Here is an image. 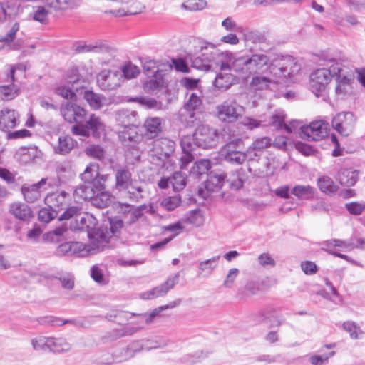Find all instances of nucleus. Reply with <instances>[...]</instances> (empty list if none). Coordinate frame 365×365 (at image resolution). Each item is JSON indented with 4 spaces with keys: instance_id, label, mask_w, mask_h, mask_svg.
Masks as SVG:
<instances>
[{
    "instance_id": "7",
    "label": "nucleus",
    "mask_w": 365,
    "mask_h": 365,
    "mask_svg": "<svg viewBox=\"0 0 365 365\" xmlns=\"http://www.w3.org/2000/svg\"><path fill=\"white\" fill-rule=\"evenodd\" d=\"M105 124L100 116L89 114L82 123L76 124L71 128V132L75 135L88 138L91 133L93 136L98 135L104 130Z\"/></svg>"
},
{
    "instance_id": "14",
    "label": "nucleus",
    "mask_w": 365,
    "mask_h": 365,
    "mask_svg": "<svg viewBox=\"0 0 365 365\" xmlns=\"http://www.w3.org/2000/svg\"><path fill=\"white\" fill-rule=\"evenodd\" d=\"M60 112L64 120L70 123H82L88 115L87 111L83 107L71 101L62 103Z\"/></svg>"
},
{
    "instance_id": "18",
    "label": "nucleus",
    "mask_w": 365,
    "mask_h": 365,
    "mask_svg": "<svg viewBox=\"0 0 365 365\" xmlns=\"http://www.w3.org/2000/svg\"><path fill=\"white\" fill-rule=\"evenodd\" d=\"M89 76V73L83 67H72L68 70L66 75V83L73 86L78 91L84 87Z\"/></svg>"
},
{
    "instance_id": "25",
    "label": "nucleus",
    "mask_w": 365,
    "mask_h": 365,
    "mask_svg": "<svg viewBox=\"0 0 365 365\" xmlns=\"http://www.w3.org/2000/svg\"><path fill=\"white\" fill-rule=\"evenodd\" d=\"M9 212L16 219L21 221L29 220L33 217L31 207L25 203L14 202L9 206Z\"/></svg>"
},
{
    "instance_id": "15",
    "label": "nucleus",
    "mask_w": 365,
    "mask_h": 365,
    "mask_svg": "<svg viewBox=\"0 0 365 365\" xmlns=\"http://www.w3.org/2000/svg\"><path fill=\"white\" fill-rule=\"evenodd\" d=\"M356 118L351 112L337 114L332 120L333 128L341 135L349 136L354 130Z\"/></svg>"
},
{
    "instance_id": "34",
    "label": "nucleus",
    "mask_w": 365,
    "mask_h": 365,
    "mask_svg": "<svg viewBox=\"0 0 365 365\" xmlns=\"http://www.w3.org/2000/svg\"><path fill=\"white\" fill-rule=\"evenodd\" d=\"M46 5L55 11L73 9L80 5L79 0H43Z\"/></svg>"
},
{
    "instance_id": "13",
    "label": "nucleus",
    "mask_w": 365,
    "mask_h": 365,
    "mask_svg": "<svg viewBox=\"0 0 365 365\" xmlns=\"http://www.w3.org/2000/svg\"><path fill=\"white\" fill-rule=\"evenodd\" d=\"M96 78L98 87L103 91L116 89L123 82V76L119 70L104 69Z\"/></svg>"
},
{
    "instance_id": "12",
    "label": "nucleus",
    "mask_w": 365,
    "mask_h": 365,
    "mask_svg": "<svg viewBox=\"0 0 365 365\" xmlns=\"http://www.w3.org/2000/svg\"><path fill=\"white\" fill-rule=\"evenodd\" d=\"M329 123L324 120H316L309 125L300 127V137L308 141H318L327 136Z\"/></svg>"
},
{
    "instance_id": "55",
    "label": "nucleus",
    "mask_w": 365,
    "mask_h": 365,
    "mask_svg": "<svg viewBox=\"0 0 365 365\" xmlns=\"http://www.w3.org/2000/svg\"><path fill=\"white\" fill-rule=\"evenodd\" d=\"M36 153V150L34 148H26L22 147L18 150L16 155L19 157L20 161L24 163H27L35 157Z\"/></svg>"
},
{
    "instance_id": "61",
    "label": "nucleus",
    "mask_w": 365,
    "mask_h": 365,
    "mask_svg": "<svg viewBox=\"0 0 365 365\" xmlns=\"http://www.w3.org/2000/svg\"><path fill=\"white\" fill-rule=\"evenodd\" d=\"M264 35L257 31H248L245 34V41L246 42H251L252 43H262L265 41Z\"/></svg>"
},
{
    "instance_id": "26",
    "label": "nucleus",
    "mask_w": 365,
    "mask_h": 365,
    "mask_svg": "<svg viewBox=\"0 0 365 365\" xmlns=\"http://www.w3.org/2000/svg\"><path fill=\"white\" fill-rule=\"evenodd\" d=\"M119 138L124 144L127 143H138L143 136L138 133V128L135 124L125 127L122 130H118Z\"/></svg>"
},
{
    "instance_id": "42",
    "label": "nucleus",
    "mask_w": 365,
    "mask_h": 365,
    "mask_svg": "<svg viewBox=\"0 0 365 365\" xmlns=\"http://www.w3.org/2000/svg\"><path fill=\"white\" fill-rule=\"evenodd\" d=\"M123 190L127 191L128 197L133 201L138 202L143 197L144 189L135 180L130 182L129 187H126Z\"/></svg>"
},
{
    "instance_id": "9",
    "label": "nucleus",
    "mask_w": 365,
    "mask_h": 365,
    "mask_svg": "<svg viewBox=\"0 0 365 365\" xmlns=\"http://www.w3.org/2000/svg\"><path fill=\"white\" fill-rule=\"evenodd\" d=\"M181 302L180 299H177L170 302L168 304L161 306L158 308L153 310L149 314H135L134 313H129L127 312H118L115 314V317L119 318H125V319H128L131 317L136 316L137 321L136 323L138 324V328L132 327L131 331L128 333V334H132L135 332L138 329H141L143 327L145 324L151 323L155 317L158 316L162 311L165 310L167 309H172L179 305Z\"/></svg>"
},
{
    "instance_id": "51",
    "label": "nucleus",
    "mask_w": 365,
    "mask_h": 365,
    "mask_svg": "<svg viewBox=\"0 0 365 365\" xmlns=\"http://www.w3.org/2000/svg\"><path fill=\"white\" fill-rule=\"evenodd\" d=\"M343 328L349 333L351 339H362L364 333L354 322L350 321L345 322L343 324Z\"/></svg>"
},
{
    "instance_id": "11",
    "label": "nucleus",
    "mask_w": 365,
    "mask_h": 365,
    "mask_svg": "<svg viewBox=\"0 0 365 365\" xmlns=\"http://www.w3.org/2000/svg\"><path fill=\"white\" fill-rule=\"evenodd\" d=\"M194 139L197 146L204 149L212 148L218 143V133L206 125H201L194 133Z\"/></svg>"
},
{
    "instance_id": "47",
    "label": "nucleus",
    "mask_w": 365,
    "mask_h": 365,
    "mask_svg": "<svg viewBox=\"0 0 365 365\" xmlns=\"http://www.w3.org/2000/svg\"><path fill=\"white\" fill-rule=\"evenodd\" d=\"M49 11L43 6H36L33 8L30 16L36 21L45 24L48 20Z\"/></svg>"
},
{
    "instance_id": "60",
    "label": "nucleus",
    "mask_w": 365,
    "mask_h": 365,
    "mask_svg": "<svg viewBox=\"0 0 365 365\" xmlns=\"http://www.w3.org/2000/svg\"><path fill=\"white\" fill-rule=\"evenodd\" d=\"M207 5L204 0H188L182 4V8L190 11H195L203 9Z\"/></svg>"
},
{
    "instance_id": "63",
    "label": "nucleus",
    "mask_w": 365,
    "mask_h": 365,
    "mask_svg": "<svg viewBox=\"0 0 365 365\" xmlns=\"http://www.w3.org/2000/svg\"><path fill=\"white\" fill-rule=\"evenodd\" d=\"M239 274V269L235 267L230 269L223 281V286L226 288H231L234 285Z\"/></svg>"
},
{
    "instance_id": "43",
    "label": "nucleus",
    "mask_w": 365,
    "mask_h": 365,
    "mask_svg": "<svg viewBox=\"0 0 365 365\" xmlns=\"http://www.w3.org/2000/svg\"><path fill=\"white\" fill-rule=\"evenodd\" d=\"M245 178L244 170L237 169L230 175L227 182L231 188L237 190L243 186Z\"/></svg>"
},
{
    "instance_id": "32",
    "label": "nucleus",
    "mask_w": 365,
    "mask_h": 365,
    "mask_svg": "<svg viewBox=\"0 0 365 365\" xmlns=\"http://www.w3.org/2000/svg\"><path fill=\"white\" fill-rule=\"evenodd\" d=\"M358 179V172L353 169H341L336 176V180L341 185L346 187L354 185Z\"/></svg>"
},
{
    "instance_id": "45",
    "label": "nucleus",
    "mask_w": 365,
    "mask_h": 365,
    "mask_svg": "<svg viewBox=\"0 0 365 365\" xmlns=\"http://www.w3.org/2000/svg\"><path fill=\"white\" fill-rule=\"evenodd\" d=\"M99 166L96 163H90L84 172L81 174V179L83 182L89 184L99 175Z\"/></svg>"
},
{
    "instance_id": "54",
    "label": "nucleus",
    "mask_w": 365,
    "mask_h": 365,
    "mask_svg": "<svg viewBox=\"0 0 365 365\" xmlns=\"http://www.w3.org/2000/svg\"><path fill=\"white\" fill-rule=\"evenodd\" d=\"M91 277L98 284L104 285L108 283V279L105 275L103 270L98 265H93L91 268Z\"/></svg>"
},
{
    "instance_id": "6",
    "label": "nucleus",
    "mask_w": 365,
    "mask_h": 365,
    "mask_svg": "<svg viewBox=\"0 0 365 365\" xmlns=\"http://www.w3.org/2000/svg\"><path fill=\"white\" fill-rule=\"evenodd\" d=\"M243 146V140L235 138L229 140L222 147L220 154L225 161L232 164L241 165L250 157L247 150L246 152L240 150Z\"/></svg>"
},
{
    "instance_id": "30",
    "label": "nucleus",
    "mask_w": 365,
    "mask_h": 365,
    "mask_svg": "<svg viewBox=\"0 0 365 365\" xmlns=\"http://www.w3.org/2000/svg\"><path fill=\"white\" fill-rule=\"evenodd\" d=\"M145 130V135L153 138L162 131V119L158 117L148 118L143 124Z\"/></svg>"
},
{
    "instance_id": "36",
    "label": "nucleus",
    "mask_w": 365,
    "mask_h": 365,
    "mask_svg": "<svg viewBox=\"0 0 365 365\" xmlns=\"http://www.w3.org/2000/svg\"><path fill=\"white\" fill-rule=\"evenodd\" d=\"M96 191L91 185H81L78 186L73 191V197L76 201L91 200Z\"/></svg>"
},
{
    "instance_id": "50",
    "label": "nucleus",
    "mask_w": 365,
    "mask_h": 365,
    "mask_svg": "<svg viewBox=\"0 0 365 365\" xmlns=\"http://www.w3.org/2000/svg\"><path fill=\"white\" fill-rule=\"evenodd\" d=\"M325 245L327 248H331L332 247H338L339 250L344 252L350 251L355 247L354 243L351 241H344L336 239L327 240L325 242Z\"/></svg>"
},
{
    "instance_id": "40",
    "label": "nucleus",
    "mask_w": 365,
    "mask_h": 365,
    "mask_svg": "<svg viewBox=\"0 0 365 365\" xmlns=\"http://www.w3.org/2000/svg\"><path fill=\"white\" fill-rule=\"evenodd\" d=\"M179 273L169 277L163 284L154 287L158 297L165 296L178 282Z\"/></svg>"
},
{
    "instance_id": "53",
    "label": "nucleus",
    "mask_w": 365,
    "mask_h": 365,
    "mask_svg": "<svg viewBox=\"0 0 365 365\" xmlns=\"http://www.w3.org/2000/svg\"><path fill=\"white\" fill-rule=\"evenodd\" d=\"M185 221L196 227H199L203 225L204 217L200 210H192L186 214Z\"/></svg>"
},
{
    "instance_id": "48",
    "label": "nucleus",
    "mask_w": 365,
    "mask_h": 365,
    "mask_svg": "<svg viewBox=\"0 0 365 365\" xmlns=\"http://www.w3.org/2000/svg\"><path fill=\"white\" fill-rule=\"evenodd\" d=\"M78 217L81 224L78 227L79 230H86L88 232L93 230L97 224L96 218L89 213H83Z\"/></svg>"
},
{
    "instance_id": "17",
    "label": "nucleus",
    "mask_w": 365,
    "mask_h": 365,
    "mask_svg": "<svg viewBox=\"0 0 365 365\" xmlns=\"http://www.w3.org/2000/svg\"><path fill=\"white\" fill-rule=\"evenodd\" d=\"M225 178L224 174H210L207 180L199 187V196L203 199L208 198L211 192L222 187Z\"/></svg>"
},
{
    "instance_id": "31",
    "label": "nucleus",
    "mask_w": 365,
    "mask_h": 365,
    "mask_svg": "<svg viewBox=\"0 0 365 365\" xmlns=\"http://www.w3.org/2000/svg\"><path fill=\"white\" fill-rule=\"evenodd\" d=\"M316 190L309 185H297L291 190V193L300 200H311L314 198Z\"/></svg>"
},
{
    "instance_id": "33",
    "label": "nucleus",
    "mask_w": 365,
    "mask_h": 365,
    "mask_svg": "<svg viewBox=\"0 0 365 365\" xmlns=\"http://www.w3.org/2000/svg\"><path fill=\"white\" fill-rule=\"evenodd\" d=\"M227 71H229L227 69ZM226 70L221 71L220 73H217L214 81V85L216 88L227 90L232 84L235 83L236 78L230 73L225 72Z\"/></svg>"
},
{
    "instance_id": "20",
    "label": "nucleus",
    "mask_w": 365,
    "mask_h": 365,
    "mask_svg": "<svg viewBox=\"0 0 365 365\" xmlns=\"http://www.w3.org/2000/svg\"><path fill=\"white\" fill-rule=\"evenodd\" d=\"M300 65L296 62L293 57L287 56L282 59L277 65H275L274 69L279 71V73L275 71V74L287 77L294 76L300 70Z\"/></svg>"
},
{
    "instance_id": "44",
    "label": "nucleus",
    "mask_w": 365,
    "mask_h": 365,
    "mask_svg": "<svg viewBox=\"0 0 365 365\" xmlns=\"http://www.w3.org/2000/svg\"><path fill=\"white\" fill-rule=\"evenodd\" d=\"M19 94V88L14 84L0 85V97L4 101H10Z\"/></svg>"
},
{
    "instance_id": "5",
    "label": "nucleus",
    "mask_w": 365,
    "mask_h": 365,
    "mask_svg": "<svg viewBox=\"0 0 365 365\" xmlns=\"http://www.w3.org/2000/svg\"><path fill=\"white\" fill-rule=\"evenodd\" d=\"M201 55L204 59L209 61L208 64L212 71L218 68L220 71L232 70L231 61L237 58L228 52H221L211 43L202 47Z\"/></svg>"
},
{
    "instance_id": "35",
    "label": "nucleus",
    "mask_w": 365,
    "mask_h": 365,
    "mask_svg": "<svg viewBox=\"0 0 365 365\" xmlns=\"http://www.w3.org/2000/svg\"><path fill=\"white\" fill-rule=\"evenodd\" d=\"M155 72V75L150 76L151 78L144 83L143 88L146 93H153L159 90L163 85L162 73L159 70H156Z\"/></svg>"
},
{
    "instance_id": "10",
    "label": "nucleus",
    "mask_w": 365,
    "mask_h": 365,
    "mask_svg": "<svg viewBox=\"0 0 365 365\" xmlns=\"http://www.w3.org/2000/svg\"><path fill=\"white\" fill-rule=\"evenodd\" d=\"M53 187V182L48 178H43L36 183L24 184L21 188L24 200L29 203H34L41 199V194Z\"/></svg>"
},
{
    "instance_id": "56",
    "label": "nucleus",
    "mask_w": 365,
    "mask_h": 365,
    "mask_svg": "<svg viewBox=\"0 0 365 365\" xmlns=\"http://www.w3.org/2000/svg\"><path fill=\"white\" fill-rule=\"evenodd\" d=\"M75 88L71 84L67 83V85L59 86L56 88V93L60 95L64 98L75 100L76 97V94Z\"/></svg>"
},
{
    "instance_id": "19",
    "label": "nucleus",
    "mask_w": 365,
    "mask_h": 365,
    "mask_svg": "<svg viewBox=\"0 0 365 365\" xmlns=\"http://www.w3.org/2000/svg\"><path fill=\"white\" fill-rule=\"evenodd\" d=\"M19 123V114L16 110L6 108L0 111V130L1 131L9 132Z\"/></svg>"
},
{
    "instance_id": "24",
    "label": "nucleus",
    "mask_w": 365,
    "mask_h": 365,
    "mask_svg": "<svg viewBox=\"0 0 365 365\" xmlns=\"http://www.w3.org/2000/svg\"><path fill=\"white\" fill-rule=\"evenodd\" d=\"M19 6L20 0H0V21L15 16Z\"/></svg>"
},
{
    "instance_id": "58",
    "label": "nucleus",
    "mask_w": 365,
    "mask_h": 365,
    "mask_svg": "<svg viewBox=\"0 0 365 365\" xmlns=\"http://www.w3.org/2000/svg\"><path fill=\"white\" fill-rule=\"evenodd\" d=\"M67 231V229L64 226H61L56 228L53 231H50L46 233V238L48 241L52 242H60L63 240V235Z\"/></svg>"
},
{
    "instance_id": "1",
    "label": "nucleus",
    "mask_w": 365,
    "mask_h": 365,
    "mask_svg": "<svg viewBox=\"0 0 365 365\" xmlns=\"http://www.w3.org/2000/svg\"><path fill=\"white\" fill-rule=\"evenodd\" d=\"M271 65V58L265 53H253L233 59L231 69L244 81L252 77L249 83L250 88L261 91L269 88L272 82L269 78L262 74Z\"/></svg>"
},
{
    "instance_id": "8",
    "label": "nucleus",
    "mask_w": 365,
    "mask_h": 365,
    "mask_svg": "<svg viewBox=\"0 0 365 365\" xmlns=\"http://www.w3.org/2000/svg\"><path fill=\"white\" fill-rule=\"evenodd\" d=\"M243 113L244 107L238 104L235 99H227L216 107V115L223 122H235Z\"/></svg>"
},
{
    "instance_id": "2",
    "label": "nucleus",
    "mask_w": 365,
    "mask_h": 365,
    "mask_svg": "<svg viewBox=\"0 0 365 365\" xmlns=\"http://www.w3.org/2000/svg\"><path fill=\"white\" fill-rule=\"evenodd\" d=\"M341 57L330 54H322L321 59L324 62V67L314 70L309 76V88L317 96H322L335 76L333 68L339 64Z\"/></svg>"
},
{
    "instance_id": "23",
    "label": "nucleus",
    "mask_w": 365,
    "mask_h": 365,
    "mask_svg": "<svg viewBox=\"0 0 365 365\" xmlns=\"http://www.w3.org/2000/svg\"><path fill=\"white\" fill-rule=\"evenodd\" d=\"M76 145L77 141L70 135L59 136L58 141L52 144L54 153L62 155L68 154Z\"/></svg>"
},
{
    "instance_id": "39",
    "label": "nucleus",
    "mask_w": 365,
    "mask_h": 365,
    "mask_svg": "<svg viewBox=\"0 0 365 365\" xmlns=\"http://www.w3.org/2000/svg\"><path fill=\"white\" fill-rule=\"evenodd\" d=\"M91 204L98 208L108 207L111 203V195L107 191L96 192L92 197Z\"/></svg>"
},
{
    "instance_id": "3",
    "label": "nucleus",
    "mask_w": 365,
    "mask_h": 365,
    "mask_svg": "<svg viewBox=\"0 0 365 365\" xmlns=\"http://www.w3.org/2000/svg\"><path fill=\"white\" fill-rule=\"evenodd\" d=\"M346 61L341 58L339 64L334 68L335 81L334 91L337 98L344 99L353 93L354 76L352 71L346 65Z\"/></svg>"
},
{
    "instance_id": "52",
    "label": "nucleus",
    "mask_w": 365,
    "mask_h": 365,
    "mask_svg": "<svg viewBox=\"0 0 365 365\" xmlns=\"http://www.w3.org/2000/svg\"><path fill=\"white\" fill-rule=\"evenodd\" d=\"M71 245L72 255L84 257L93 254L91 249V245H86L80 242H71Z\"/></svg>"
},
{
    "instance_id": "22",
    "label": "nucleus",
    "mask_w": 365,
    "mask_h": 365,
    "mask_svg": "<svg viewBox=\"0 0 365 365\" xmlns=\"http://www.w3.org/2000/svg\"><path fill=\"white\" fill-rule=\"evenodd\" d=\"M68 197L69 195L66 192L61 191L59 193L48 194L44 200L48 207L56 210L58 213L67 205Z\"/></svg>"
},
{
    "instance_id": "27",
    "label": "nucleus",
    "mask_w": 365,
    "mask_h": 365,
    "mask_svg": "<svg viewBox=\"0 0 365 365\" xmlns=\"http://www.w3.org/2000/svg\"><path fill=\"white\" fill-rule=\"evenodd\" d=\"M115 119L123 129L136 124L137 113L127 109L119 110L115 112Z\"/></svg>"
},
{
    "instance_id": "4",
    "label": "nucleus",
    "mask_w": 365,
    "mask_h": 365,
    "mask_svg": "<svg viewBox=\"0 0 365 365\" xmlns=\"http://www.w3.org/2000/svg\"><path fill=\"white\" fill-rule=\"evenodd\" d=\"M272 144V140L270 138L267 136L259 137L255 139L247 148L248 155H250L249 161L259 162V160H262V165L259 168V170H262L267 173H272L277 168L275 159L273 157L262 159L258 153L263 152L265 149L270 148Z\"/></svg>"
},
{
    "instance_id": "29",
    "label": "nucleus",
    "mask_w": 365,
    "mask_h": 365,
    "mask_svg": "<svg viewBox=\"0 0 365 365\" xmlns=\"http://www.w3.org/2000/svg\"><path fill=\"white\" fill-rule=\"evenodd\" d=\"M108 46L101 42L91 43H76L73 44V49L76 53H100L108 51Z\"/></svg>"
},
{
    "instance_id": "46",
    "label": "nucleus",
    "mask_w": 365,
    "mask_h": 365,
    "mask_svg": "<svg viewBox=\"0 0 365 365\" xmlns=\"http://www.w3.org/2000/svg\"><path fill=\"white\" fill-rule=\"evenodd\" d=\"M123 76V80H130L136 78L140 73L139 67L128 62L121 66L119 70Z\"/></svg>"
},
{
    "instance_id": "62",
    "label": "nucleus",
    "mask_w": 365,
    "mask_h": 365,
    "mask_svg": "<svg viewBox=\"0 0 365 365\" xmlns=\"http://www.w3.org/2000/svg\"><path fill=\"white\" fill-rule=\"evenodd\" d=\"M57 215L56 210L52 208L45 207L39 210L38 218L41 222L48 223Z\"/></svg>"
},
{
    "instance_id": "57",
    "label": "nucleus",
    "mask_w": 365,
    "mask_h": 365,
    "mask_svg": "<svg viewBox=\"0 0 365 365\" xmlns=\"http://www.w3.org/2000/svg\"><path fill=\"white\" fill-rule=\"evenodd\" d=\"M181 198L179 195H174L164 198L160 205L167 210H173L180 205Z\"/></svg>"
},
{
    "instance_id": "16",
    "label": "nucleus",
    "mask_w": 365,
    "mask_h": 365,
    "mask_svg": "<svg viewBox=\"0 0 365 365\" xmlns=\"http://www.w3.org/2000/svg\"><path fill=\"white\" fill-rule=\"evenodd\" d=\"M175 147V143L172 140L165 138L156 139L153 143L150 155L165 160L174 152Z\"/></svg>"
},
{
    "instance_id": "21",
    "label": "nucleus",
    "mask_w": 365,
    "mask_h": 365,
    "mask_svg": "<svg viewBox=\"0 0 365 365\" xmlns=\"http://www.w3.org/2000/svg\"><path fill=\"white\" fill-rule=\"evenodd\" d=\"M88 236L91 242V249L93 254L102 250L105 245L108 243L110 235L106 233L101 229L92 230L88 231Z\"/></svg>"
},
{
    "instance_id": "49",
    "label": "nucleus",
    "mask_w": 365,
    "mask_h": 365,
    "mask_svg": "<svg viewBox=\"0 0 365 365\" xmlns=\"http://www.w3.org/2000/svg\"><path fill=\"white\" fill-rule=\"evenodd\" d=\"M210 161L207 159H201L196 161L192 167L190 174L195 176H200L206 173L210 168Z\"/></svg>"
},
{
    "instance_id": "37",
    "label": "nucleus",
    "mask_w": 365,
    "mask_h": 365,
    "mask_svg": "<svg viewBox=\"0 0 365 365\" xmlns=\"http://www.w3.org/2000/svg\"><path fill=\"white\" fill-rule=\"evenodd\" d=\"M202 106V101L199 96L196 93H191L189 96L187 103L185 104V108L190 112L191 118L195 117V111H199Z\"/></svg>"
},
{
    "instance_id": "38",
    "label": "nucleus",
    "mask_w": 365,
    "mask_h": 365,
    "mask_svg": "<svg viewBox=\"0 0 365 365\" xmlns=\"http://www.w3.org/2000/svg\"><path fill=\"white\" fill-rule=\"evenodd\" d=\"M317 185L321 192L331 195L336 192L338 190L332 179L328 176H322L317 179Z\"/></svg>"
},
{
    "instance_id": "41",
    "label": "nucleus",
    "mask_w": 365,
    "mask_h": 365,
    "mask_svg": "<svg viewBox=\"0 0 365 365\" xmlns=\"http://www.w3.org/2000/svg\"><path fill=\"white\" fill-rule=\"evenodd\" d=\"M83 98L94 110L100 109L106 100L103 96L90 91L84 93Z\"/></svg>"
},
{
    "instance_id": "59",
    "label": "nucleus",
    "mask_w": 365,
    "mask_h": 365,
    "mask_svg": "<svg viewBox=\"0 0 365 365\" xmlns=\"http://www.w3.org/2000/svg\"><path fill=\"white\" fill-rule=\"evenodd\" d=\"M171 178V185L175 190H181L186 185L185 177L180 172H175Z\"/></svg>"
},
{
    "instance_id": "28",
    "label": "nucleus",
    "mask_w": 365,
    "mask_h": 365,
    "mask_svg": "<svg viewBox=\"0 0 365 365\" xmlns=\"http://www.w3.org/2000/svg\"><path fill=\"white\" fill-rule=\"evenodd\" d=\"M115 187L119 191H123L126 187H129L130 182L134 180L132 178V174L127 168H119L115 170Z\"/></svg>"
},
{
    "instance_id": "64",
    "label": "nucleus",
    "mask_w": 365,
    "mask_h": 365,
    "mask_svg": "<svg viewBox=\"0 0 365 365\" xmlns=\"http://www.w3.org/2000/svg\"><path fill=\"white\" fill-rule=\"evenodd\" d=\"M278 313V309L272 306L266 307L258 312L260 321L267 322Z\"/></svg>"
}]
</instances>
